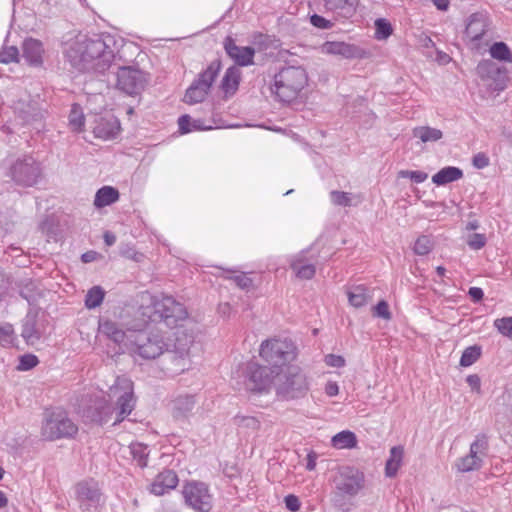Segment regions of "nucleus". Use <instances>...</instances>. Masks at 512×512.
<instances>
[{
	"label": "nucleus",
	"instance_id": "338daca9",
	"mask_svg": "<svg viewBox=\"0 0 512 512\" xmlns=\"http://www.w3.org/2000/svg\"><path fill=\"white\" fill-rule=\"evenodd\" d=\"M104 241L106 245L112 246L116 242V236L110 232L104 234Z\"/></svg>",
	"mask_w": 512,
	"mask_h": 512
},
{
	"label": "nucleus",
	"instance_id": "2f4dec72",
	"mask_svg": "<svg viewBox=\"0 0 512 512\" xmlns=\"http://www.w3.org/2000/svg\"><path fill=\"white\" fill-rule=\"evenodd\" d=\"M332 446L337 449H351L356 447L357 438L351 431H341L334 435L331 440Z\"/></svg>",
	"mask_w": 512,
	"mask_h": 512
},
{
	"label": "nucleus",
	"instance_id": "72a5a7b5",
	"mask_svg": "<svg viewBox=\"0 0 512 512\" xmlns=\"http://www.w3.org/2000/svg\"><path fill=\"white\" fill-rule=\"evenodd\" d=\"M324 49L327 53L334 55H341L345 58H351L354 56V46L345 42H327L324 45Z\"/></svg>",
	"mask_w": 512,
	"mask_h": 512
},
{
	"label": "nucleus",
	"instance_id": "1a4fd4ad",
	"mask_svg": "<svg viewBox=\"0 0 512 512\" xmlns=\"http://www.w3.org/2000/svg\"><path fill=\"white\" fill-rule=\"evenodd\" d=\"M185 505L194 512H210L213 508V495L207 484L200 481H187L182 486Z\"/></svg>",
	"mask_w": 512,
	"mask_h": 512
},
{
	"label": "nucleus",
	"instance_id": "20e7f679",
	"mask_svg": "<svg viewBox=\"0 0 512 512\" xmlns=\"http://www.w3.org/2000/svg\"><path fill=\"white\" fill-rule=\"evenodd\" d=\"M333 483L334 490L331 498L333 506L342 512H349L353 505L352 500L365 487L364 473L357 468L346 466L339 470Z\"/></svg>",
	"mask_w": 512,
	"mask_h": 512
},
{
	"label": "nucleus",
	"instance_id": "680f3d73",
	"mask_svg": "<svg viewBox=\"0 0 512 512\" xmlns=\"http://www.w3.org/2000/svg\"><path fill=\"white\" fill-rule=\"evenodd\" d=\"M324 391L327 396L334 397L339 393V386L335 381H328L325 385Z\"/></svg>",
	"mask_w": 512,
	"mask_h": 512
},
{
	"label": "nucleus",
	"instance_id": "09e8293b",
	"mask_svg": "<svg viewBox=\"0 0 512 512\" xmlns=\"http://www.w3.org/2000/svg\"><path fill=\"white\" fill-rule=\"evenodd\" d=\"M19 52L15 46L4 48L0 52V63L18 62Z\"/></svg>",
	"mask_w": 512,
	"mask_h": 512
},
{
	"label": "nucleus",
	"instance_id": "aec40b11",
	"mask_svg": "<svg viewBox=\"0 0 512 512\" xmlns=\"http://www.w3.org/2000/svg\"><path fill=\"white\" fill-rule=\"evenodd\" d=\"M194 407V396L188 394L178 395L170 402L171 415L177 421L186 420L192 414Z\"/></svg>",
	"mask_w": 512,
	"mask_h": 512
},
{
	"label": "nucleus",
	"instance_id": "49530a36",
	"mask_svg": "<svg viewBox=\"0 0 512 512\" xmlns=\"http://www.w3.org/2000/svg\"><path fill=\"white\" fill-rule=\"evenodd\" d=\"M330 198L334 205L343 207L351 205L350 193L333 190L330 192Z\"/></svg>",
	"mask_w": 512,
	"mask_h": 512
},
{
	"label": "nucleus",
	"instance_id": "6e6d98bb",
	"mask_svg": "<svg viewBox=\"0 0 512 512\" xmlns=\"http://www.w3.org/2000/svg\"><path fill=\"white\" fill-rule=\"evenodd\" d=\"M324 362L327 366L334 368H342L345 366L346 361L341 355L328 354L325 356Z\"/></svg>",
	"mask_w": 512,
	"mask_h": 512
},
{
	"label": "nucleus",
	"instance_id": "79ce46f5",
	"mask_svg": "<svg viewBox=\"0 0 512 512\" xmlns=\"http://www.w3.org/2000/svg\"><path fill=\"white\" fill-rule=\"evenodd\" d=\"M433 248V242L430 237L426 235L420 236L414 244V253L420 256L427 255Z\"/></svg>",
	"mask_w": 512,
	"mask_h": 512
},
{
	"label": "nucleus",
	"instance_id": "774afa93",
	"mask_svg": "<svg viewBox=\"0 0 512 512\" xmlns=\"http://www.w3.org/2000/svg\"><path fill=\"white\" fill-rule=\"evenodd\" d=\"M479 222L477 220L469 221L466 225L468 231H475L479 228Z\"/></svg>",
	"mask_w": 512,
	"mask_h": 512
},
{
	"label": "nucleus",
	"instance_id": "9b49d317",
	"mask_svg": "<svg viewBox=\"0 0 512 512\" xmlns=\"http://www.w3.org/2000/svg\"><path fill=\"white\" fill-rule=\"evenodd\" d=\"M220 69V61H212L187 89L184 101L188 104H196L204 101Z\"/></svg>",
	"mask_w": 512,
	"mask_h": 512
},
{
	"label": "nucleus",
	"instance_id": "0e129e2a",
	"mask_svg": "<svg viewBox=\"0 0 512 512\" xmlns=\"http://www.w3.org/2000/svg\"><path fill=\"white\" fill-rule=\"evenodd\" d=\"M468 294L474 302H479L484 297V292L479 287H471L468 291Z\"/></svg>",
	"mask_w": 512,
	"mask_h": 512
},
{
	"label": "nucleus",
	"instance_id": "4468645a",
	"mask_svg": "<svg viewBox=\"0 0 512 512\" xmlns=\"http://www.w3.org/2000/svg\"><path fill=\"white\" fill-rule=\"evenodd\" d=\"M192 343V337H185L183 341L177 339L175 350L168 351L166 349L163 370L171 375H177L188 370L191 366L189 348Z\"/></svg>",
	"mask_w": 512,
	"mask_h": 512
},
{
	"label": "nucleus",
	"instance_id": "7ed1b4c3",
	"mask_svg": "<svg viewBox=\"0 0 512 512\" xmlns=\"http://www.w3.org/2000/svg\"><path fill=\"white\" fill-rule=\"evenodd\" d=\"M308 84V74L301 66H286L274 75L269 87L275 99L283 104H291L301 98Z\"/></svg>",
	"mask_w": 512,
	"mask_h": 512
},
{
	"label": "nucleus",
	"instance_id": "ddd939ff",
	"mask_svg": "<svg viewBox=\"0 0 512 512\" xmlns=\"http://www.w3.org/2000/svg\"><path fill=\"white\" fill-rule=\"evenodd\" d=\"M9 175L19 185L33 186L41 177L39 163L31 156L9 161Z\"/></svg>",
	"mask_w": 512,
	"mask_h": 512
},
{
	"label": "nucleus",
	"instance_id": "864d4df0",
	"mask_svg": "<svg viewBox=\"0 0 512 512\" xmlns=\"http://www.w3.org/2000/svg\"><path fill=\"white\" fill-rule=\"evenodd\" d=\"M228 278L234 280L237 286L242 289H248L253 286L252 278L248 277L245 273H238Z\"/></svg>",
	"mask_w": 512,
	"mask_h": 512
},
{
	"label": "nucleus",
	"instance_id": "39448f33",
	"mask_svg": "<svg viewBox=\"0 0 512 512\" xmlns=\"http://www.w3.org/2000/svg\"><path fill=\"white\" fill-rule=\"evenodd\" d=\"M148 306H142V315L151 322H163L167 327L173 328L180 325L188 317V312L183 304L177 302L171 296H146Z\"/></svg>",
	"mask_w": 512,
	"mask_h": 512
},
{
	"label": "nucleus",
	"instance_id": "c756f323",
	"mask_svg": "<svg viewBox=\"0 0 512 512\" xmlns=\"http://www.w3.org/2000/svg\"><path fill=\"white\" fill-rule=\"evenodd\" d=\"M347 296L350 305L355 308L365 306L371 298L368 289L363 285L351 287L347 292Z\"/></svg>",
	"mask_w": 512,
	"mask_h": 512
},
{
	"label": "nucleus",
	"instance_id": "cd10ccee",
	"mask_svg": "<svg viewBox=\"0 0 512 512\" xmlns=\"http://www.w3.org/2000/svg\"><path fill=\"white\" fill-rule=\"evenodd\" d=\"M463 177V171L455 166H447L440 169L432 176V182L437 186H444L448 183L458 181Z\"/></svg>",
	"mask_w": 512,
	"mask_h": 512
},
{
	"label": "nucleus",
	"instance_id": "0eeeda50",
	"mask_svg": "<svg viewBox=\"0 0 512 512\" xmlns=\"http://www.w3.org/2000/svg\"><path fill=\"white\" fill-rule=\"evenodd\" d=\"M167 349V343L158 332L134 331L130 333L128 351L142 359H155Z\"/></svg>",
	"mask_w": 512,
	"mask_h": 512
},
{
	"label": "nucleus",
	"instance_id": "423d86ee",
	"mask_svg": "<svg viewBox=\"0 0 512 512\" xmlns=\"http://www.w3.org/2000/svg\"><path fill=\"white\" fill-rule=\"evenodd\" d=\"M259 355L271 366L268 370L281 371L296 360L298 348L289 338H272L261 343Z\"/></svg>",
	"mask_w": 512,
	"mask_h": 512
},
{
	"label": "nucleus",
	"instance_id": "c9c22d12",
	"mask_svg": "<svg viewBox=\"0 0 512 512\" xmlns=\"http://www.w3.org/2000/svg\"><path fill=\"white\" fill-rule=\"evenodd\" d=\"M489 53L493 59L512 63V52L504 42H495L490 47Z\"/></svg>",
	"mask_w": 512,
	"mask_h": 512
},
{
	"label": "nucleus",
	"instance_id": "4be33fe9",
	"mask_svg": "<svg viewBox=\"0 0 512 512\" xmlns=\"http://www.w3.org/2000/svg\"><path fill=\"white\" fill-rule=\"evenodd\" d=\"M44 49L39 40L26 39L22 45V57L31 65L39 67L43 63Z\"/></svg>",
	"mask_w": 512,
	"mask_h": 512
},
{
	"label": "nucleus",
	"instance_id": "a211bd4d",
	"mask_svg": "<svg viewBox=\"0 0 512 512\" xmlns=\"http://www.w3.org/2000/svg\"><path fill=\"white\" fill-rule=\"evenodd\" d=\"M178 483L179 478L176 472L165 469L156 475L149 486V491L156 496H162L175 489Z\"/></svg>",
	"mask_w": 512,
	"mask_h": 512
},
{
	"label": "nucleus",
	"instance_id": "e2e57ef3",
	"mask_svg": "<svg viewBox=\"0 0 512 512\" xmlns=\"http://www.w3.org/2000/svg\"><path fill=\"white\" fill-rule=\"evenodd\" d=\"M178 125H179V130L181 131V133H188L191 131V128H190V117L188 115H183L181 116L179 119H178Z\"/></svg>",
	"mask_w": 512,
	"mask_h": 512
},
{
	"label": "nucleus",
	"instance_id": "9d476101",
	"mask_svg": "<svg viewBox=\"0 0 512 512\" xmlns=\"http://www.w3.org/2000/svg\"><path fill=\"white\" fill-rule=\"evenodd\" d=\"M108 397L111 401H116L117 421L123 420L135 406L133 382L126 377H117L109 388Z\"/></svg>",
	"mask_w": 512,
	"mask_h": 512
},
{
	"label": "nucleus",
	"instance_id": "f257e3e1",
	"mask_svg": "<svg viewBox=\"0 0 512 512\" xmlns=\"http://www.w3.org/2000/svg\"><path fill=\"white\" fill-rule=\"evenodd\" d=\"M111 43L113 40L110 36L79 35L66 50V59L79 72L104 73L115 57Z\"/></svg>",
	"mask_w": 512,
	"mask_h": 512
},
{
	"label": "nucleus",
	"instance_id": "dca6fc26",
	"mask_svg": "<svg viewBox=\"0 0 512 512\" xmlns=\"http://www.w3.org/2000/svg\"><path fill=\"white\" fill-rule=\"evenodd\" d=\"M147 83L145 74L134 67H121L117 72V86L128 95L140 93Z\"/></svg>",
	"mask_w": 512,
	"mask_h": 512
},
{
	"label": "nucleus",
	"instance_id": "412c9836",
	"mask_svg": "<svg viewBox=\"0 0 512 512\" xmlns=\"http://www.w3.org/2000/svg\"><path fill=\"white\" fill-rule=\"evenodd\" d=\"M224 48L228 56L238 65L245 66L252 63L254 49L251 47L238 46L232 38L227 37L224 41Z\"/></svg>",
	"mask_w": 512,
	"mask_h": 512
},
{
	"label": "nucleus",
	"instance_id": "a18cd8bd",
	"mask_svg": "<svg viewBox=\"0 0 512 512\" xmlns=\"http://www.w3.org/2000/svg\"><path fill=\"white\" fill-rule=\"evenodd\" d=\"M494 327L503 336L512 338V316L496 319L494 321Z\"/></svg>",
	"mask_w": 512,
	"mask_h": 512
},
{
	"label": "nucleus",
	"instance_id": "4c0bfd02",
	"mask_svg": "<svg viewBox=\"0 0 512 512\" xmlns=\"http://www.w3.org/2000/svg\"><path fill=\"white\" fill-rule=\"evenodd\" d=\"M129 449L133 459L137 461V464L140 467H145L149 455L148 447L142 443H132Z\"/></svg>",
	"mask_w": 512,
	"mask_h": 512
},
{
	"label": "nucleus",
	"instance_id": "c03bdc74",
	"mask_svg": "<svg viewBox=\"0 0 512 512\" xmlns=\"http://www.w3.org/2000/svg\"><path fill=\"white\" fill-rule=\"evenodd\" d=\"M375 36L377 39H387L393 32L391 24L383 18L375 21Z\"/></svg>",
	"mask_w": 512,
	"mask_h": 512
},
{
	"label": "nucleus",
	"instance_id": "6e6552de",
	"mask_svg": "<svg viewBox=\"0 0 512 512\" xmlns=\"http://www.w3.org/2000/svg\"><path fill=\"white\" fill-rule=\"evenodd\" d=\"M489 449L488 436L483 433L476 435L470 444L469 452L455 461L454 468L460 473L480 470L489 455Z\"/></svg>",
	"mask_w": 512,
	"mask_h": 512
},
{
	"label": "nucleus",
	"instance_id": "c85d7f7f",
	"mask_svg": "<svg viewBox=\"0 0 512 512\" xmlns=\"http://www.w3.org/2000/svg\"><path fill=\"white\" fill-rule=\"evenodd\" d=\"M119 191L112 186H103L100 188L94 198V206L103 208L109 206L119 200Z\"/></svg>",
	"mask_w": 512,
	"mask_h": 512
},
{
	"label": "nucleus",
	"instance_id": "3c124183",
	"mask_svg": "<svg viewBox=\"0 0 512 512\" xmlns=\"http://www.w3.org/2000/svg\"><path fill=\"white\" fill-rule=\"evenodd\" d=\"M373 315L384 320H390L391 312L388 303L384 300L379 301L373 308Z\"/></svg>",
	"mask_w": 512,
	"mask_h": 512
},
{
	"label": "nucleus",
	"instance_id": "f3484780",
	"mask_svg": "<svg viewBox=\"0 0 512 512\" xmlns=\"http://www.w3.org/2000/svg\"><path fill=\"white\" fill-rule=\"evenodd\" d=\"M318 254L313 253V248L302 250L294 255L290 261V268L295 276L301 280H310L316 273Z\"/></svg>",
	"mask_w": 512,
	"mask_h": 512
},
{
	"label": "nucleus",
	"instance_id": "8fccbe9b",
	"mask_svg": "<svg viewBox=\"0 0 512 512\" xmlns=\"http://www.w3.org/2000/svg\"><path fill=\"white\" fill-rule=\"evenodd\" d=\"M487 239L484 234L474 233L468 237L467 244L473 250H480L486 245Z\"/></svg>",
	"mask_w": 512,
	"mask_h": 512
},
{
	"label": "nucleus",
	"instance_id": "69168bd1",
	"mask_svg": "<svg viewBox=\"0 0 512 512\" xmlns=\"http://www.w3.org/2000/svg\"><path fill=\"white\" fill-rule=\"evenodd\" d=\"M434 5L442 11L447 10L449 6V0H433Z\"/></svg>",
	"mask_w": 512,
	"mask_h": 512
},
{
	"label": "nucleus",
	"instance_id": "f704fd0d",
	"mask_svg": "<svg viewBox=\"0 0 512 512\" xmlns=\"http://www.w3.org/2000/svg\"><path fill=\"white\" fill-rule=\"evenodd\" d=\"M40 332L36 328V323L33 318L27 317L22 329V337L28 344L34 345L40 340Z\"/></svg>",
	"mask_w": 512,
	"mask_h": 512
},
{
	"label": "nucleus",
	"instance_id": "6ab92c4d",
	"mask_svg": "<svg viewBox=\"0 0 512 512\" xmlns=\"http://www.w3.org/2000/svg\"><path fill=\"white\" fill-rule=\"evenodd\" d=\"M99 331L113 342L118 345H122L125 349L128 350L129 344V336L130 333H133L134 330L128 329L127 331L123 330L122 327L112 321V320H103L99 322Z\"/></svg>",
	"mask_w": 512,
	"mask_h": 512
},
{
	"label": "nucleus",
	"instance_id": "473e14b6",
	"mask_svg": "<svg viewBox=\"0 0 512 512\" xmlns=\"http://www.w3.org/2000/svg\"><path fill=\"white\" fill-rule=\"evenodd\" d=\"M254 366L255 364L253 362L245 364L236 371L235 376L236 378L243 379V384L246 389L250 391H254L256 389Z\"/></svg>",
	"mask_w": 512,
	"mask_h": 512
},
{
	"label": "nucleus",
	"instance_id": "393cba45",
	"mask_svg": "<svg viewBox=\"0 0 512 512\" xmlns=\"http://www.w3.org/2000/svg\"><path fill=\"white\" fill-rule=\"evenodd\" d=\"M487 24L482 14H472L466 25L465 33L471 41H479L486 33Z\"/></svg>",
	"mask_w": 512,
	"mask_h": 512
},
{
	"label": "nucleus",
	"instance_id": "603ef678",
	"mask_svg": "<svg viewBox=\"0 0 512 512\" xmlns=\"http://www.w3.org/2000/svg\"><path fill=\"white\" fill-rule=\"evenodd\" d=\"M38 364V359L35 355L27 354L20 358L18 370L27 371L34 368Z\"/></svg>",
	"mask_w": 512,
	"mask_h": 512
},
{
	"label": "nucleus",
	"instance_id": "13d9d810",
	"mask_svg": "<svg viewBox=\"0 0 512 512\" xmlns=\"http://www.w3.org/2000/svg\"><path fill=\"white\" fill-rule=\"evenodd\" d=\"M472 164L477 169H483L489 165V158L484 153H478L474 155Z\"/></svg>",
	"mask_w": 512,
	"mask_h": 512
},
{
	"label": "nucleus",
	"instance_id": "de8ad7c7",
	"mask_svg": "<svg viewBox=\"0 0 512 512\" xmlns=\"http://www.w3.org/2000/svg\"><path fill=\"white\" fill-rule=\"evenodd\" d=\"M399 178H409L415 183H422L428 178V174L423 171L401 170L398 172Z\"/></svg>",
	"mask_w": 512,
	"mask_h": 512
},
{
	"label": "nucleus",
	"instance_id": "7c9ffc66",
	"mask_svg": "<svg viewBox=\"0 0 512 512\" xmlns=\"http://www.w3.org/2000/svg\"><path fill=\"white\" fill-rule=\"evenodd\" d=\"M413 137L418 138L423 143L436 142L443 137V133L437 128L419 126L413 129Z\"/></svg>",
	"mask_w": 512,
	"mask_h": 512
},
{
	"label": "nucleus",
	"instance_id": "f03ea898",
	"mask_svg": "<svg viewBox=\"0 0 512 512\" xmlns=\"http://www.w3.org/2000/svg\"><path fill=\"white\" fill-rule=\"evenodd\" d=\"M274 390L279 400L304 398L310 390V379L303 368L288 365L281 371L268 370L258 365V394Z\"/></svg>",
	"mask_w": 512,
	"mask_h": 512
},
{
	"label": "nucleus",
	"instance_id": "5fc2aeb1",
	"mask_svg": "<svg viewBox=\"0 0 512 512\" xmlns=\"http://www.w3.org/2000/svg\"><path fill=\"white\" fill-rule=\"evenodd\" d=\"M310 22L314 27L319 29H330L333 26V22L318 14H313L310 17Z\"/></svg>",
	"mask_w": 512,
	"mask_h": 512
},
{
	"label": "nucleus",
	"instance_id": "5701e85b",
	"mask_svg": "<svg viewBox=\"0 0 512 512\" xmlns=\"http://www.w3.org/2000/svg\"><path fill=\"white\" fill-rule=\"evenodd\" d=\"M327 11L337 17L348 19L356 13L359 0H323Z\"/></svg>",
	"mask_w": 512,
	"mask_h": 512
},
{
	"label": "nucleus",
	"instance_id": "4d7b16f0",
	"mask_svg": "<svg viewBox=\"0 0 512 512\" xmlns=\"http://www.w3.org/2000/svg\"><path fill=\"white\" fill-rule=\"evenodd\" d=\"M284 503H285L286 508L288 510H290L291 512H297V511H299V509L301 507L299 498L293 494H289V495L285 496Z\"/></svg>",
	"mask_w": 512,
	"mask_h": 512
},
{
	"label": "nucleus",
	"instance_id": "37998d69",
	"mask_svg": "<svg viewBox=\"0 0 512 512\" xmlns=\"http://www.w3.org/2000/svg\"><path fill=\"white\" fill-rule=\"evenodd\" d=\"M15 340L14 328L9 323H0V345L9 346Z\"/></svg>",
	"mask_w": 512,
	"mask_h": 512
},
{
	"label": "nucleus",
	"instance_id": "f8f14e48",
	"mask_svg": "<svg viewBox=\"0 0 512 512\" xmlns=\"http://www.w3.org/2000/svg\"><path fill=\"white\" fill-rule=\"evenodd\" d=\"M78 431V427L63 412H52L43 421L41 435L46 440H56L64 437H72Z\"/></svg>",
	"mask_w": 512,
	"mask_h": 512
},
{
	"label": "nucleus",
	"instance_id": "e433bc0d",
	"mask_svg": "<svg viewBox=\"0 0 512 512\" xmlns=\"http://www.w3.org/2000/svg\"><path fill=\"white\" fill-rule=\"evenodd\" d=\"M105 292L100 286L92 287L86 294L85 306L88 309H93L101 305L104 299Z\"/></svg>",
	"mask_w": 512,
	"mask_h": 512
},
{
	"label": "nucleus",
	"instance_id": "a19ab883",
	"mask_svg": "<svg viewBox=\"0 0 512 512\" xmlns=\"http://www.w3.org/2000/svg\"><path fill=\"white\" fill-rule=\"evenodd\" d=\"M477 72L481 78H495L500 73V68L491 60H483L477 66Z\"/></svg>",
	"mask_w": 512,
	"mask_h": 512
},
{
	"label": "nucleus",
	"instance_id": "b1692460",
	"mask_svg": "<svg viewBox=\"0 0 512 512\" xmlns=\"http://www.w3.org/2000/svg\"><path fill=\"white\" fill-rule=\"evenodd\" d=\"M119 130L120 125L117 119L101 118L96 122V125L93 128V133L95 137L107 140L115 138L118 135Z\"/></svg>",
	"mask_w": 512,
	"mask_h": 512
},
{
	"label": "nucleus",
	"instance_id": "a878e982",
	"mask_svg": "<svg viewBox=\"0 0 512 512\" xmlns=\"http://www.w3.org/2000/svg\"><path fill=\"white\" fill-rule=\"evenodd\" d=\"M404 457V448L401 445L393 446L390 449V454L385 464V476L393 478L397 475L399 468L402 465Z\"/></svg>",
	"mask_w": 512,
	"mask_h": 512
},
{
	"label": "nucleus",
	"instance_id": "bb28decb",
	"mask_svg": "<svg viewBox=\"0 0 512 512\" xmlns=\"http://www.w3.org/2000/svg\"><path fill=\"white\" fill-rule=\"evenodd\" d=\"M239 80V69L235 66L228 68L220 85V88L223 91L225 98H228L235 94L239 86Z\"/></svg>",
	"mask_w": 512,
	"mask_h": 512
},
{
	"label": "nucleus",
	"instance_id": "ea45409f",
	"mask_svg": "<svg viewBox=\"0 0 512 512\" xmlns=\"http://www.w3.org/2000/svg\"><path fill=\"white\" fill-rule=\"evenodd\" d=\"M84 115L81 108L74 104L69 114V126L73 131L80 132L84 127Z\"/></svg>",
	"mask_w": 512,
	"mask_h": 512
},
{
	"label": "nucleus",
	"instance_id": "bf43d9fd",
	"mask_svg": "<svg viewBox=\"0 0 512 512\" xmlns=\"http://www.w3.org/2000/svg\"><path fill=\"white\" fill-rule=\"evenodd\" d=\"M466 382L472 388V390L480 392L481 380L477 374H472V375L467 376Z\"/></svg>",
	"mask_w": 512,
	"mask_h": 512
},
{
	"label": "nucleus",
	"instance_id": "052dcab7",
	"mask_svg": "<svg viewBox=\"0 0 512 512\" xmlns=\"http://www.w3.org/2000/svg\"><path fill=\"white\" fill-rule=\"evenodd\" d=\"M318 455L314 451H310L306 456V465L305 468L308 471H313L316 468V461H317Z\"/></svg>",
	"mask_w": 512,
	"mask_h": 512
},
{
	"label": "nucleus",
	"instance_id": "58836bf2",
	"mask_svg": "<svg viewBox=\"0 0 512 512\" xmlns=\"http://www.w3.org/2000/svg\"><path fill=\"white\" fill-rule=\"evenodd\" d=\"M482 349L478 345L467 347L460 358V365L463 367H469L473 365L481 356Z\"/></svg>",
	"mask_w": 512,
	"mask_h": 512
},
{
	"label": "nucleus",
	"instance_id": "2eb2a0df",
	"mask_svg": "<svg viewBox=\"0 0 512 512\" xmlns=\"http://www.w3.org/2000/svg\"><path fill=\"white\" fill-rule=\"evenodd\" d=\"M76 498L83 512H97L104 504L99 484L93 479L81 481L76 485Z\"/></svg>",
	"mask_w": 512,
	"mask_h": 512
}]
</instances>
